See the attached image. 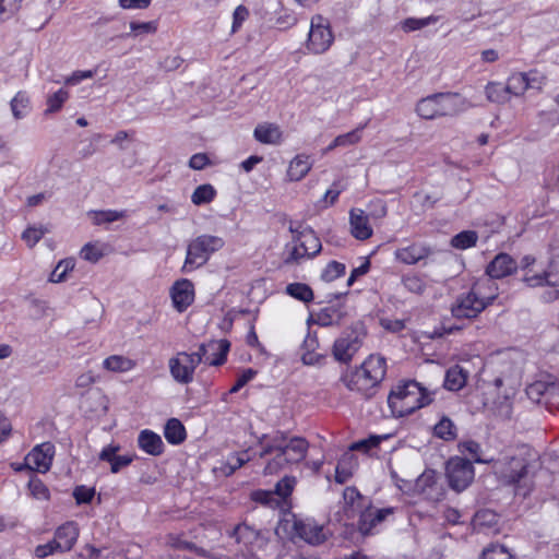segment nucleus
I'll list each match as a JSON object with an SVG mask.
<instances>
[{
	"label": "nucleus",
	"mask_w": 559,
	"mask_h": 559,
	"mask_svg": "<svg viewBox=\"0 0 559 559\" xmlns=\"http://www.w3.org/2000/svg\"><path fill=\"white\" fill-rule=\"evenodd\" d=\"M546 83V78L537 70L528 72H514L507 80V88L510 96H522L528 90L540 91Z\"/></svg>",
	"instance_id": "14"
},
{
	"label": "nucleus",
	"mask_w": 559,
	"mask_h": 559,
	"mask_svg": "<svg viewBox=\"0 0 559 559\" xmlns=\"http://www.w3.org/2000/svg\"><path fill=\"white\" fill-rule=\"evenodd\" d=\"M22 0H0V23L19 10Z\"/></svg>",
	"instance_id": "57"
},
{
	"label": "nucleus",
	"mask_w": 559,
	"mask_h": 559,
	"mask_svg": "<svg viewBox=\"0 0 559 559\" xmlns=\"http://www.w3.org/2000/svg\"><path fill=\"white\" fill-rule=\"evenodd\" d=\"M225 245L223 238L213 235H201L193 239L187 248V257L182 271L188 273L204 265L210 257Z\"/></svg>",
	"instance_id": "8"
},
{
	"label": "nucleus",
	"mask_w": 559,
	"mask_h": 559,
	"mask_svg": "<svg viewBox=\"0 0 559 559\" xmlns=\"http://www.w3.org/2000/svg\"><path fill=\"white\" fill-rule=\"evenodd\" d=\"M249 16V10L240 4L238 5L233 14V25H231V32L236 33L242 25V23L248 19Z\"/></svg>",
	"instance_id": "61"
},
{
	"label": "nucleus",
	"mask_w": 559,
	"mask_h": 559,
	"mask_svg": "<svg viewBox=\"0 0 559 559\" xmlns=\"http://www.w3.org/2000/svg\"><path fill=\"white\" fill-rule=\"evenodd\" d=\"M431 253V248L426 243L411 242L399 247L394 251V259L405 265H415L426 260Z\"/></svg>",
	"instance_id": "20"
},
{
	"label": "nucleus",
	"mask_w": 559,
	"mask_h": 559,
	"mask_svg": "<svg viewBox=\"0 0 559 559\" xmlns=\"http://www.w3.org/2000/svg\"><path fill=\"white\" fill-rule=\"evenodd\" d=\"M435 436L443 440H453L456 437V427L448 417H442L433 427Z\"/></svg>",
	"instance_id": "45"
},
{
	"label": "nucleus",
	"mask_w": 559,
	"mask_h": 559,
	"mask_svg": "<svg viewBox=\"0 0 559 559\" xmlns=\"http://www.w3.org/2000/svg\"><path fill=\"white\" fill-rule=\"evenodd\" d=\"M169 296L175 310L185 312L194 302V285L188 278L177 280L169 288Z\"/></svg>",
	"instance_id": "17"
},
{
	"label": "nucleus",
	"mask_w": 559,
	"mask_h": 559,
	"mask_svg": "<svg viewBox=\"0 0 559 559\" xmlns=\"http://www.w3.org/2000/svg\"><path fill=\"white\" fill-rule=\"evenodd\" d=\"M201 364V357L195 353L179 352L168 360V368L173 379L180 384L193 381L194 371Z\"/></svg>",
	"instance_id": "11"
},
{
	"label": "nucleus",
	"mask_w": 559,
	"mask_h": 559,
	"mask_svg": "<svg viewBox=\"0 0 559 559\" xmlns=\"http://www.w3.org/2000/svg\"><path fill=\"white\" fill-rule=\"evenodd\" d=\"M138 447L144 453L152 456H159L165 450L162 437L150 429H143L140 431L138 436Z\"/></svg>",
	"instance_id": "25"
},
{
	"label": "nucleus",
	"mask_w": 559,
	"mask_h": 559,
	"mask_svg": "<svg viewBox=\"0 0 559 559\" xmlns=\"http://www.w3.org/2000/svg\"><path fill=\"white\" fill-rule=\"evenodd\" d=\"M385 372V359L379 355H370L359 368L346 372L342 381L350 391L368 394L384 379Z\"/></svg>",
	"instance_id": "4"
},
{
	"label": "nucleus",
	"mask_w": 559,
	"mask_h": 559,
	"mask_svg": "<svg viewBox=\"0 0 559 559\" xmlns=\"http://www.w3.org/2000/svg\"><path fill=\"white\" fill-rule=\"evenodd\" d=\"M485 93L487 99L492 103L503 104L511 98L507 85L500 82H489L485 87Z\"/></svg>",
	"instance_id": "37"
},
{
	"label": "nucleus",
	"mask_w": 559,
	"mask_h": 559,
	"mask_svg": "<svg viewBox=\"0 0 559 559\" xmlns=\"http://www.w3.org/2000/svg\"><path fill=\"white\" fill-rule=\"evenodd\" d=\"M95 70H78L74 71L71 75L64 79V84L69 86H74L81 83L84 80L92 79L95 75Z\"/></svg>",
	"instance_id": "59"
},
{
	"label": "nucleus",
	"mask_w": 559,
	"mask_h": 559,
	"mask_svg": "<svg viewBox=\"0 0 559 559\" xmlns=\"http://www.w3.org/2000/svg\"><path fill=\"white\" fill-rule=\"evenodd\" d=\"M357 463L353 453H345L340 460L335 469V480L340 484L346 483L353 475Z\"/></svg>",
	"instance_id": "35"
},
{
	"label": "nucleus",
	"mask_w": 559,
	"mask_h": 559,
	"mask_svg": "<svg viewBox=\"0 0 559 559\" xmlns=\"http://www.w3.org/2000/svg\"><path fill=\"white\" fill-rule=\"evenodd\" d=\"M55 456V445L51 442H44L36 445L25 457V466L31 471L47 473Z\"/></svg>",
	"instance_id": "18"
},
{
	"label": "nucleus",
	"mask_w": 559,
	"mask_h": 559,
	"mask_svg": "<svg viewBox=\"0 0 559 559\" xmlns=\"http://www.w3.org/2000/svg\"><path fill=\"white\" fill-rule=\"evenodd\" d=\"M308 448V441L300 437L286 438L281 436L273 438L271 443L264 447L261 454L262 456L272 455L264 467V473L274 475L287 465L301 462L306 457Z\"/></svg>",
	"instance_id": "1"
},
{
	"label": "nucleus",
	"mask_w": 559,
	"mask_h": 559,
	"mask_svg": "<svg viewBox=\"0 0 559 559\" xmlns=\"http://www.w3.org/2000/svg\"><path fill=\"white\" fill-rule=\"evenodd\" d=\"M477 240H478V235L476 231L464 230V231H461L452 237L451 246L459 250H466V249L474 247L476 245Z\"/></svg>",
	"instance_id": "44"
},
{
	"label": "nucleus",
	"mask_w": 559,
	"mask_h": 559,
	"mask_svg": "<svg viewBox=\"0 0 559 559\" xmlns=\"http://www.w3.org/2000/svg\"><path fill=\"white\" fill-rule=\"evenodd\" d=\"M292 241L285 246V262L298 263L316 257L322 249L320 238L309 226H289Z\"/></svg>",
	"instance_id": "6"
},
{
	"label": "nucleus",
	"mask_w": 559,
	"mask_h": 559,
	"mask_svg": "<svg viewBox=\"0 0 559 559\" xmlns=\"http://www.w3.org/2000/svg\"><path fill=\"white\" fill-rule=\"evenodd\" d=\"M124 216L123 212L106 210V211H96L91 213L92 221L95 225H102L106 223L116 222Z\"/></svg>",
	"instance_id": "52"
},
{
	"label": "nucleus",
	"mask_w": 559,
	"mask_h": 559,
	"mask_svg": "<svg viewBox=\"0 0 559 559\" xmlns=\"http://www.w3.org/2000/svg\"><path fill=\"white\" fill-rule=\"evenodd\" d=\"M334 43V33L330 21L321 14H316L310 20L305 48L309 53L322 55L326 52Z\"/></svg>",
	"instance_id": "9"
},
{
	"label": "nucleus",
	"mask_w": 559,
	"mask_h": 559,
	"mask_svg": "<svg viewBox=\"0 0 559 559\" xmlns=\"http://www.w3.org/2000/svg\"><path fill=\"white\" fill-rule=\"evenodd\" d=\"M282 135L281 128L276 123L271 122L259 123L253 132V136L258 142L269 145L280 144Z\"/></svg>",
	"instance_id": "28"
},
{
	"label": "nucleus",
	"mask_w": 559,
	"mask_h": 559,
	"mask_svg": "<svg viewBox=\"0 0 559 559\" xmlns=\"http://www.w3.org/2000/svg\"><path fill=\"white\" fill-rule=\"evenodd\" d=\"M103 368L109 372L126 373L136 367V361L123 355H110L103 360Z\"/></svg>",
	"instance_id": "30"
},
{
	"label": "nucleus",
	"mask_w": 559,
	"mask_h": 559,
	"mask_svg": "<svg viewBox=\"0 0 559 559\" xmlns=\"http://www.w3.org/2000/svg\"><path fill=\"white\" fill-rule=\"evenodd\" d=\"M366 126L367 122L358 126L356 129L347 133L337 135L336 144H340L341 147H347L359 143L362 139V131L366 128Z\"/></svg>",
	"instance_id": "50"
},
{
	"label": "nucleus",
	"mask_w": 559,
	"mask_h": 559,
	"mask_svg": "<svg viewBox=\"0 0 559 559\" xmlns=\"http://www.w3.org/2000/svg\"><path fill=\"white\" fill-rule=\"evenodd\" d=\"M432 401L433 392L414 380L397 383L388 396V404L394 417L408 416Z\"/></svg>",
	"instance_id": "2"
},
{
	"label": "nucleus",
	"mask_w": 559,
	"mask_h": 559,
	"mask_svg": "<svg viewBox=\"0 0 559 559\" xmlns=\"http://www.w3.org/2000/svg\"><path fill=\"white\" fill-rule=\"evenodd\" d=\"M230 349V343L225 340H212L199 346L195 354L201 357V362L209 366H221L227 359V354Z\"/></svg>",
	"instance_id": "16"
},
{
	"label": "nucleus",
	"mask_w": 559,
	"mask_h": 559,
	"mask_svg": "<svg viewBox=\"0 0 559 559\" xmlns=\"http://www.w3.org/2000/svg\"><path fill=\"white\" fill-rule=\"evenodd\" d=\"M164 436L168 443L178 445L186 440L187 432L185 426L179 419L170 418L165 424Z\"/></svg>",
	"instance_id": "32"
},
{
	"label": "nucleus",
	"mask_w": 559,
	"mask_h": 559,
	"mask_svg": "<svg viewBox=\"0 0 559 559\" xmlns=\"http://www.w3.org/2000/svg\"><path fill=\"white\" fill-rule=\"evenodd\" d=\"M94 493L95 491L93 488H88L85 486H78L73 491V496L79 504L91 502V500L94 497Z\"/></svg>",
	"instance_id": "64"
},
{
	"label": "nucleus",
	"mask_w": 559,
	"mask_h": 559,
	"mask_svg": "<svg viewBox=\"0 0 559 559\" xmlns=\"http://www.w3.org/2000/svg\"><path fill=\"white\" fill-rule=\"evenodd\" d=\"M359 341L356 336L349 334L341 336L334 343L333 354L336 360L342 362L349 361L359 348Z\"/></svg>",
	"instance_id": "26"
},
{
	"label": "nucleus",
	"mask_w": 559,
	"mask_h": 559,
	"mask_svg": "<svg viewBox=\"0 0 559 559\" xmlns=\"http://www.w3.org/2000/svg\"><path fill=\"white\" fill-rule=\"evenodd\" d=\"M69 97L70 94L64 88H60L55 93L49 94L46 99L45 115H51L60 111Z\"/></svg>",
	"instance_id": "39"
},
{
	"label": "nucleus",
	"mask_w": 559,
	"mask_h": 559,
	"mask_svg": "<svg viewBox=\"0 0 559 559\" xmlns=\"http://www.w3.org/2000/svg\"><path fill=\"white\" fill-rule=\"evenodd\" d=\"M75 260L67 258L58 262L49 276L51 283H62L67 281L69 273L74 270Z\"/></svg>",
	"instance_id": "42"
},
{
	"label": "nucleus",
	"mask_w": 559,
	"mask_h": 559,
	"mask_svg": "<svg viewBox=\"0 0 559 559\" xmlns=\"http://www.w3.org/2000/svg\"><path fill=\"white\" fill-rule=\"evenodd\" d=\"M79 535L80 528L78 523L68 521L56 528L53 539L60 552H67L74 547Z\"/></svg>",
	"instance_id": "23"
},
{
	"label": "nucleus",
	"mask_w": 559,
	"mask_h": 559,
	"mask_svg": "<svg viewBox=\"0 0 559 559\" xmlns=\"http://www.w3.org/2000/svg\"><path fill=\"white\" fill-rule=\"evenodd\" d=\"M498 296V287L492 280L475 283L471 290L461 295L452 306L455 318L471 319L477 317Z\"/></svg>",
	"instance_id": "3"
},
{
	"label": "nucleus",
	"mask_w": 559,
	"mask_h": 559,
	"mask_svg": "<svg viewBox=\"0 0 559 559\" xmlns=\"http://www.w3.org/2000/svg\"><path fill=\"white\" fill-rule=\"evenodd\" d=\"M346 188L347 182L344 178H338L334 180L331 187L325 191L323 198L319 201V203L321 204L322 207H329L333 205L337 201L340 194L344 190H346Z\"/></svg>",
	"instance_id": "38"
},
{
	"label": "nucleus",
	"mask_w": 559,
	"mask_h": 559,
	"mask_svg": "<svg viewBox=\"0 0 559 559\" xmlns=\"http://www.w3.org/2000/svg\"><path fill=\"white\" fill-rule=\"evenodd\" d=\"M526 449L509 450L502 453L492 462L495 475L503 484H515L520 481L527 473L528 461L526 459Z\"/></svg>",
	"instance_id": "7"
},
{
	"label": "nucleus",
	"mask_w": 559,
	"mask_h": 559,
	"mask_svg": "<svg viewBox=\"0 0 559 559\" xmlns=\"http://www.w3.org/2000/svg\"><path fill=\"white\" fill-rule=\"evenodd\" d=\"M216 194V189L212 185L204 183L195 188L191 195V202L198 206L209 204L215 199Z\"/></svg>",
	"instance_id": "40"
},
{
	"label": "nucleus",
	"mask_w": 559,
	"mask_h": 559,
	"mask_svg": "<svg viewBox=\"0 0 559 559\" xmlns=\"http://www.w3.org/2000/svg\"><path fill=\"white\" fill-rule=\"evenodd\" d=\"M352 235L359 240H366L372 236V228L369 224V217L365 211L353 209L350 211Z\"/></svg>",
	"instance_id": "27"
},
{
	"label": "nucleus",
	"mask_w": 559,
	"mask_h": 559,
	"mask_svg": "<svg viewBox=\"0 0 559 559\" xmlns=\"http://www.w3.org/2000/svg\"><path fill=\"white\" fill-rule=\"evenodd\" d=\"M131 34L139 36L142 34H153L156 32L157 26L155 22H131L130 23Z\"/></svg>",
	"instance_id": "58"
},
{
	"label": "nucleus",
	"mask_w": 559,
	"mask_h": 559,
	"mask_svg": "<svg viewBox=\"0 0 559 559\" xmlns=\"http://www.w3.org/2000/svg\"><path fill=\"white\" fill-rule=\"evenodd\" d=\"M293 516V530L295 534L308 544L319 545L326 538V534L322 525L312 519H298Z\"/></svg>",
	"instance_id": "19"
},
{
	"label": "nucleus",
	"mask_w": 559,
	"mask_h": 559,
	"mask_svg": "<svg viewBox=\"0 0 559 559\" xmlns=\"http://www.w3.org/2000/svg\"><path fill=\"white\" fill-rule=\"evenodd\" d=\"M311 168L312 164L309 160V156L302 154L297 155L288 165L286 173L287 179L289 181H299L308 175Z\"/></svg>",
	"instance_id": "29"
},
{
	"label": "nucleus",
	"mask_w": 559,
	"mask_h": 559,
	"mask_svg": "<svg viewBox=\"0 0 559 559\" xmlns=\"http://www.w3.org/2000/svg\"><path fill=\"white\" fill-rule=\"evenodd\" d=\"M28 489L33 498L37 500H49L50 492L47 486L37 477H33L28 481Z\"/></svg>",
	"instance_id": "53"
},
{
	"label": "nucleus",
	"mask_w": 559,
	"mask_h": 559,
	"mask_svg": "<svg viewBox=\"0 0 559 559\" xmlns=\"http://www.w3.org/2000/svg\"><path fill=\"white\" fill-rule=\"evenodd\" d=\"M469 107V103L459 94H433L421 98L416 105V112L423 119L455 116Z\"/></svg>",
	"instance_id": "5"
},
{
	"label": "nucleus",
	"mask_w": 559,
	"mask_h": 559,
	"mask_svg": "<svg viewBox=\"0 0 559 559\" xmlns=\"http://www.w3.org/2000/svg\"><path fill=\"white\" fill-rule=\"evenodd\" d=\"M121 447L118 443H109L105 445L99 452V460L107 462L110 465V472L114 474L119 473L128 467L134 460L135 455L132 454H118Z\"/></svg>",
	"instance_id": "22"
},
{
	"label": "nucleus",
	"mask_w": 559,
	"mask_h": 559,
	"mask_svg": "<svg viewBox=\"0 0 559 559\" xmlns=\"http://www.w3.org/2000/svg\"><path fill=\"white\" fill-rule=\"evenodd\" d=\"M381 442V438L378 436H371L367 439L359 440L354 442L349 447V452L353 451H361L364 453L369 452L371 449L377 448Z\"/></svg>",
	"instance_id": "55"
},
{
	"label": "nucleus",
	"mask_w": 559,
	"mask_h": 559,
	"mask_svg": "<svg viewBox=\"0 0 559 559\" xmlns=\"http://www.w3.org/2000/svg\"><path fill=\"white\" fill-rule=\"evenodd\" d=\"M56 552H60V549L59 547H57L55 539L46 544L38 545L34 550V554L37 558H46Z\"/></svg>",
	"instance_id": "63"
},
{
	"label": "nucleus",
	"mask_w": 559,
	"mask_h": 559,
	"mask_svg": "<svg viewBox=\"0 0 559 559\" xmlns=\"http://www.w3.org/2000/svg\"><path fill=\"white\" fill-rule=\"evenodd\" d=\"M14 119L25 118L32 110L31 95L26 91H19L10 102Z\"/></svg>",
	"instance_id": "31"
},
{
	"label": "nucleus",
	"mask_w": 559,
	"mask_h": 559,
	"mask_svg": "<svg viewBox=\"0 0 559 559\" xmlns=\"http://www.w3.org/2000/svg\"><path fill=\"white\" fill-rule=\"evenodd\" d=\"M346 266L337 261H330L321 272V280L330 283L345 274Z\"/></svg>",
	"instance_id": "49"
},
{
	"label": "nucleus",
	"mask_w": 559,
	"mask_h": 559,
	"mask_svg": "<svg viewBox=\"0 0 559 559\" xmlns=\"http://www.w3.org/2000/svg\"><path fill=\"white\" fill-rule=\"evenodd\" d=\"M467 380V372L460 366L450 368L444 378V386L450 391H459L462 389Z\"/></svg>",
	"instance_id": "36"
},
{
	"label": "nucleus",
	"mask_w": 559,
	"mask_h": 559,
	"mask_svg": "<svg viewBox=\"0 0 559 559\" xmlns=\"http://www.w3.org/2000/svg\"><path fill=\"white\" fill-rule=\"evenodd\" d=\"M286 293L300 301L309 302L313 299V292L307 284L304 283H292L287 285Z\"/></svg>",
	"instance_id": "46"
},
{
	"label": "nucleus",
	"mask_w": 559,
	"mask_h": 559,
	"mask_svg": "<svg viewBox=\"0 0 559 559\" xmlns=\"http://www.w3.org/2000/svg\"><path fill=\"white\" fill-rule=\"evenodd\" d=\"M343 499L347 518L354 516L356 512H361L365 507V498L354 487L344 489Z\"/></svg>",
	"instance_id": "33"
},
{
	"label": "nucleus",
	"mask_w": 559,
	"mask_h": 559,
	"mask_svg": "<svg viewBox=\"0 0 559 559\" xmlns=\"http://www.w3.org/2000/svg\"><path fill=\"white\" fill-rule=\"evenodd\" d=\"M402 284L407 292L416 295L424 294L427 287L425 277L418 273L403 275Z\"/></svg>",
	"instance_id": "41"
},
{
	"label": "nucleus",
	"mask_w": 559,
	"mask_h": 559,
	"mask_svg": "<svg viewBox=\"0 0 559 559\" xmlns=\"http://www.w3.org/2000/svg\"><path fill=\"white\" fill-rule=\"evenodd\" d=\"M445 475L450 487L460 492L472 484L475 477V469L468 460L454 456L447 463Z\"/></svg>",
	"instance_id": "12"
},
{
	"label": "nucleus",
	"mask_w": 559,
	"mask_h": 559,
	"mask_svg": "<svg viewBox=\"0 0 559 559\" xmlns=\"http://www.w3.org/2000/svg\"><path fill=\"white\" fill-rule=\"evenodd\" d=\"M459 451L462 454H468L476 463H489L490 461L481 457L480 444L473 440H465L459 443Z\"/></svg>",
	"instance_id": "51"
},
{
	"label": "nucleus",
	"mask_w": 559,
	"mask_h": 559,
	"mask_svg": "<svg viewBox=\"0 0 559 559\" xmlns=\"http://www.w3.org/2000/svg\"><path fill=\"white\" fill-rule=\"evenodd\" d=\"M257 374V371L248 368L243 370L237 378L236 383L230 388L228 394L237 393L241 388H243L249 381H251Z\"/></svg>",
	"instance_id": "60"
},
{
	"label": "nucleus",
	"mask_w": 559,
	"mask_h": 559,
	"mask_svg": "<svg viewBox=\"0 0 559 559\" xmlns=\"http://www.w3.org/2000/svg\"><path fill=\"white\" fill-rule=\"evenodd\" d=\"M46 234V229L41 226H31L26 228L22 234V239L25 243L33 248Z\"/></svg>",
	"instance_id": "54"
},
{
	"label": "nucleus",
	"mask_w": 559,
	"mask_h": 559,
	"mask_svg": "<svg viewBox=\"0 0 559 559\" xmlns=\"http://www.w3.org/2000/svg\"><path fill=\"white\" fill-rule=\"evenodd\" d=\"M438 21L439 16L437 15H429L420 19L407 17L401 22V28L406 33H411L427 27L429 25L436 24Z\"/></svg>",
	"instance_id": "43"
},
{
	"label": "nucleus",
	"mask_w": 559,
	"mask_h": 559,
	"mask_svg": "<svg viewBox=\"0 0 559 559\" xmlns=\"http://www.w3.org/2000/svg\"><path fill=\"white\" fill-rule=\"evenodd\" d=\"M97 381L96 376L92 370L82 372L75 379V386L79 389L87 390Z\"/></svg>",
	"instance_id": "62"
},
{
	"label": "nucleus",
	"mask_w": 559,
	"mask_h": 559,
	"mask_svg": "<svg viewBox=\"0 0 559 559\" xmlns=\"http://www.w3.org/2000/svg\"><path fill=\"white\" fill-rule=\"evenodd\" d=\"M518 269L516 262L507 253H499L488 264L486 273L491 278H502L511 275Z\"/></svg>",
	"instance_id": "24"
},
{
	"label": "nucleus",
	"mask_w": 559,
	"mask_h": 559,
	"mask_svg": "<svg viewBox=\"0 0 559 559\" xmlns=\"http://www.w3.org/2000/svg\"><path fill=\"white\" fill-rule=\"evenodd\" d=\"M297 21H298L297 16L295 15V13L293 11L283 10L278 13V15L275 20V25L280 29H287V28H290L294 25H296Z\"/></svg>",
	"instance_id": "56"
},
{
	"label": "nucleus",
	"mask_w": 559,
	"mask_h": 559,
	"mask_svg": "<svg viewBox=\"0 0 559 559\" xmlns=\"http://www.w3.org/2000/svg\"><path fill=\"white\" fill-rule=\"evenodd\" d=\"M231 536L240 546V549L252 555L265 547L269 540V532L255 528L243 522L238 524L231 532Z\"/></svg>",
	"instance_id": "13"
},
{
	"label": "nucleus",
	"mask_w": 559,
	"mask_h": 559,
	"mask_svg": "<svg viewBox=\"0 0 559 559\" xmlns=\"http://www.w3.org/2000/svg\"><path fill=\"white\" fill-rule=\"evenodd\" d=\"M479 559H516L503 545L491 544L486 547Z\"/></svg>",
	"instance_id": "48"
},
{
	"label": "nucleus",
	"mask_w": 559,
	"mask_h": 559,
	"mask_svg": "<svg viewBox=\"0 0 559 559\" xmlns=\"http://www.w3.org/2000/svg\"><path fill=\"white\" fill-rule=\"evenodd\" d=\"M523 281L530 287H537L544 285L557 287L559 286V272L549 270L543 274L530 275L528 273H525Z\"/></svg>",
	"instance_id": "34"
},
{
	"label": "nucleus",
	"mask_w": 559,
	"mask_h": 559,
	"mask_svg": "<svg viewBox=\"0 0 559 559\" xmlns=\"http://www.w3.org/2000/svg\"><path fill=\"white\" fill-rule=\"evenodd\" d=\"M527 397L547 408L559 407V383L556 381L537 380L526 388Z\"/></svg>",
	"instance_id": "15"
},
{
	"label": "nucleus",
	"mask_w": 559,
	"mask_h": 559,
	"mask_svg": "<svg viewBox=\"0 0 559 559\" xmlns=\"http://www.w3.org/2000/svg\"><path fill=\"white\" fill-rule=\"evenodd\" d=\"M393 508L377 509L367 507L360 512L358 528L364 535L373 533L379 524H381L389 515L393 514Z\"/></svg>",
	"instance_id": "21"
},
{
	"label": "nucleus",
	"mask_w": 559,
	"mask_h": 559,
	"mask_svg": "<svg viewBox=\"0 0 559 559\" xmlns=\"http://www.w3.org/2000/svg\"><path fill=\"white\" fill-rule=\"evenodd\" d=\"M105 254V246L99 242H88L80 251L83 260L96 263Z\"/></svg>",
	"instance_id": "47"
},
{
	"label": "nucleus",
	"mask_w": 559,
	"mask_h": 559,
	"mask_svg": "<svg viewBox=\"0 0 559 559\" xmlns=\"http://www.w3.org/2000/svg\"><path fill=\"white\" fill-rule=\"evenodd\" d=\"M295 484V477L286 476L276 484L275 490L254 491L252 493V499L269 508L287 512L290 509L288 498L293 492Z\"/></svg>",
	"instance_id": "10"
}]
</instances>
